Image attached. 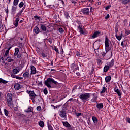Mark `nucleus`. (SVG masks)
I'll list each match as a JSON object with an SVG mask.
<instances>
[{
    "label": "nucleus",
    "mask_w": 130,
    "mask_h": 130,
    "mask_svg": "<svg viewBox=\"0 0 130 130\" xmlns=\"http://www.w3.org/2000/svg\"><path fill=\"white\" fill-rule=\"evenodd\" d=\"M77 88H78L77 85H75L74 86H73V89H72V92H74V91H75V90H76L77 89Z\"/></svg>",
    "instance_id": "53"
},
{
    "label": "nucleus",
    "mask_w": 130,
    "mask_h": 130,
    "mask_svg": "<svg viewBox=\"0 0 130 130\" xmlns=\"http://www.w3.org/2000/svg\"><path fill=\"white\" fill-rule=\"evenodd\" d=\"M11 12L13 15H15V14H16V12H17V7L12 6Z\"/></svg>",
    "instance_id": "25"
},
{
    "label": "nucleus",
    "mask_w": 130,
    "mask_h": 130,
    "mask_svg": "<svg viewBox=\"0 0 130 130\" xmlns=\"http://www.w3.org/2000/svg\"><path fill=\"white\" fill-rule=\"evenodd\" d=\"M26 93L27 94H29L30 98H35L37 95L35 94V92H34L33 91L31 90H27Z\"/></svg>",
    "instance_id": "9"
},
{
    "label": "nucleus",
    "mask_w": 130,
    "mask_h": 130,
    "mask_svg": "<svg viewBox=\"0 0 130 130\" xmlns=\"http://www.w3.org/2000/svg\"><path fill=\"white\" fill-rule=\"evenodd\" d=\"M16 56L17 58H21V57H22V53H19L18 54H17Z\"/></svg>",
    "instance_id": "48"
},
{
    "label": "nucleus",
    "mask_w": 130,
    "mask_h": 130,
    "mask_svg": "<svg viewBox=\"0 0 130 130\" xmlns=\"http://www.w3.org/2000/svg\"><path fill=\"white\" fill-rule=\"evenodd\" d=\"M62 124L66 127H71V125L68 122H62Z\"/></svg>",
    "instance_id": "30"
},
{
    "label": "nucleus",
    "mask_w": 130,
    "mask_h": 130,
    "mask_svg": "<svg viewBox=\"0 0 130 130\" xmlns=\"http://www.w3.org/2000/svg\"><path fill=\"white\" fill-rule=\"evenodd\" d=\"M77 23L78 26L77 27V29L79 30V33H80L81 35H83L84 34V29H83V24L81 23L80 21H77Z\"/></svg>",
    "instance_id": "6"
},
{
    "label": "nucleus",
    "mask_w": 130,
    "mask_h": 130,
    "mask_svg": "<svg viewBox=\"0 0 130 130\" xmlns=\"http://www.w3.org/2000/svg\"><path fill=\"white\" fill-rule=\"evenodd\" d=\"M110 68H111L112 67H113L114 66V60L112 59L110 62L109 63L108 65Z\"/></svg>",
    "instance_id": "28"
},
{
    "label": "nucleus",
    "mask_w": 130,
    "mask_h": 130,
    "mask_svg": "<svg viewBox=\"0 0 130 130\" xmlns=\"http://www.w3.org/2000/svg\"><path fill=\"white\" fill-rule=\"evenodd\" d=\"M29 73L28 72H26L24 73H23V77L25 79H27V78H29Z\"/></svg>",
    "instance_id": "27"
},
{
    "label": "nucleus",
    "mask_w": 130,
    "mask_h": 130,
    "mask_svg": "<svg viewBox=\"0 0 130 130\" xmlns=\"http://www.w3.org/2000/svg\"><path fill=\"white\" fill-rule=\"evenodd\" d=\"M24 5V2L22 1L19 4L18 6L19 8H23V7L25 6Z\"/></svg>",
    "instance_id": "37"
},
{
    "label": "nucleus",
    "mask_w": 130,
    "mask_h": 130,
    "mask_svg": "<svg viewBox=\"0 0 130 130\" xmlns=\"http://www.w3.org/2000/svg\"><path fill=\"white\" fill-rule=\"evenodd\" d=\"M33 32L35 34H38L39 33H42V31H40L39 27L38 26H35L33 29Z\"/></svg>",
    "instance_id": "11"
},
{
    "label": "nucleus",
    "mask_w": 130,
    "mask_h": 130,
    "mask_svg": "<svg viewBox=\"0 0 130 130\" xmlns=\"http://www.w3.org/2000/svg\"><path fill=\"white\" fill-rule=\"evenodd\" d=\"M18 44H19V45L20 46H22V47H23V43H19Z\"/></svg>",
    "instance_id": "64"
},
{
    "label": "nucleus",
    "mask_w": 130,
    "mask_h": 130,
    "mask_svg": "<svg viewBox=\"0 0 130 130\" xmlns=\"http://www.w3.org/2000/svg\"><path fill=\"white\" fill-rule=\"evenodd\" d=\"M19 21H20V18H17L14 22L13 25L15 26V27L18 26V24H19Z\"/></svg>",
    "instance_id": "22"
},
{
    "label": "nucleus",
    "mask_w": 130,
    "mask_h": 130,
    "mask_svg": "<svg viewBox=\"0 0 130 130\" xmlns=\"http://www.w3.org/2000/svg\"><path fill=\"white\" fill-rule=\"evenodd\" d=\"M90 12V9L89 8H83L80 11V13L83 14L84 16H88Z\"/></svg>",
    "instance_id": "7"
},
{
    "label": "nucleus",
    "mask_w": 130,
    "mask_h": 130,
    "mask_svg": "<svg viewBox=\"0 0 130 130\" xmlns=\"http://www.w3.org/2000/svg\"><path fill=\"white\" fill-rule=\"evenodd\" d=\"M44 84L45 86H46L48 88H52V86H51V85H58V82L57 81H55L54 79L52 78L49 77L46 80L44 81Z\"/></svg>",
    "instance_id": "2"
},
{
    "label": "nucleus",
    "mask_w": 130,
    "mask_h": 130,
    "mask_svg": "<svg viewBox=\"0 0 130 130\" xmlns=\"http://www.w3.org/2000/svg\"><path fill=\"white\" fill-rule=\"evenodd\" d=\"M30 99H31V100L34 103V102H35V98H31Z\"/></svg>",
    "instance_id": "62"
},
{
    "label": "nucleus",
    "mask_w": 130,
    "mask_h": 130,
    "mask_svg": "<svg viewBox=\"0 0 130 130\" xmlns=\"http://www.w3.org/2000/svg\"><path fill=\"white\" fill-rule=\"evenodd\" d=\"M58 31H59V33H60L61 34H62V33H63V32H64V30H63V29L62 28H59L58 29Z\"/></svg>",
    "instance_id": "44"
},
{
    "label": "nucleus",
    "mask_w": 130,
    "mask_h": 130,
    "mask_svg": "<svg viewBox=\"0 0 130 130\" xmlns=\"http://www.w3.org/2000/svg\"><path fill=\"white\" fill-rule=\"evenodd\" d=\"M111 8V5H108L105 7V10H109V8Z\"/></svg>",
    "instance_id": "51"
},
{
    "label": "nucleus",
    "mask_w": 130,
    "mask_h": 130,
    "mask_svg": "<svg viewBox=\"0 0 130 130\" xmlns=\"http://www.w3.org/2000/svg\"><path fill=\"white\" fill-rule=\"evenodd\" d=\"M16 79H17V80H23V78L17 76Z\"/></svg>",
    "instance_id": "55"
},
{
    "label": "nucleus",
    "mask_w": 130,
    "mask_h": 130,
    "mask_svg": "<svg viewBox=\"0 0 130 130\" xmlns=\"http://www.w3.org/2000/svg\"><path fill=\"white\" fill-rule=\"evenodd\" d=\"M4 114H9V111L7 109H4Z\"/></svg>",
    "instance_id": "50"
},
{
    "label": "nucleus",
    "mask_w": 130,
    "mask_h": 130,
    "mask_svg": "<svg viewBox=\"0 0 130 130\" xmlns=\"http://www.w3.org/2000/svg\"><path fill=\"white\" fill-rule=\"evenodd\" d=\"M100 33H101L100 31H96L92 35L91 39H95V38H97V37H98V36H99V35H100Z\"/></svg>",
    "instance_id": "12"
},
{
    "label": "nucleus",
    "mask_w": 130,
    "mask_h": 130,
    "mask_svg": "<svg viewBox=\"0 0 130 130\" xmlns=\"http://www.w3.org/2000/svg\"><path fill=\"white\" fill-rule=\"evenodd\" d=\"M97 96H94L91 100V102H96L97 103Z\"/></svg>",
    "instance_id": "35"
},
{
    "label": "nucleus",
    "mask_w": 130,
    "mask_h": 130,
    "mask_svg": "<svg viewBox=\"0 0 130 130\" xmlns=\"http://www.w3.org/2000/svg\"><path fill=\"white\" fill-rule=\"evenodd\" d=\"M41 55L43 58H45V57L47 56L46 54L43 52L41 53Z\"/></svg>",
    "instance_id": "47"
},
{
    "label": "nucleus",
    "mask_w": 130,
    "mask_h": 130,
    "mask_svg": "<svg viewBox=\"0 0 130 130\" xmlns=\"http://www.w3.org/2000/svg\"><path fill=\"white\" fill-rule=\"evenodd\" d=\"M43 93L45 95H47L48 94V91L47 90V88H45L43 90Z\"/></svg>",
    "instance_id": "45"
},
{
    "label": "nucleus",
    "mask_w": 130,
    "mask_h": 130,
    "mask_svg": "<svg viewBox=\"0 0 130 130\" xmlns=\"http://www.w3.org/2000/svg\"><path fill=\"white\" fill-rule=\"evenodd\" d=\"M130 1L129 0H123L122 1V4H124V5H126L129 3Z\"/></svg>",
    "instance_id": "42"
},
{
    "label": "nucleus",
    "mask_w": 130,
    "mask_h": 130,
    "mask_svg": "<svg viewBox=\"0 0 130 130\" xmlns=\"http://www.w3.org/2000/svg\"><path fill=\"white\" fill-rule=\"evenodd\" d=\"M60 116L66 119V114H60Z\"/></svg>",
    "instance_id": "56"
},
{
    "label": "nucleus",
    "mask_w": 130,
    "mask_h": 130,
    "mask_svg": "<svg viewBox=\"0 0 130 130\" xmlns=\"http://www.w3.org/2000/svg\"><path fill=\"white\" fill-rule=\"evenodd\" d=\"M94 11V8L92 7H91L90 8V12L93 13Z\"/></svg>",
    "instance_id": "52"
},
{
    "label": "nucleus",
    "mask_w": 130,
    "mask_h": 130,
    "mask_svg": "<svg viewBox=\"0 0 130 130\" xmlns=\"http://www.w3.org/2000/svg\"><path fill=\"white\" fill-rule=\"evenodd\" d=\"M54 50H55L56 53H58V54H59V51L58 48H57L56 46H54Z\"/></svg>",
    "instance_id": "40"
},
{
    "label": "nucleus",
    "mask_w": 130,
    "mask_h": 130,
    "mask_svg": "<svg viewBox=\"0 0 130 130\" xmlns=\"http://www.w3.org/2000/svg\"><path fill=\"white\" fill-rule=\"evenodd\" d=\"M7 104L8 106H13V94L11 93H8L6 96Z\"/></svg>",
    "instance_id": "4"
},
{
    "label": "nucleus",
    "mask_w": 130,
    "mask_h": 130,
    "mask_svg": "<svg viewBox=\"0 0 130 130\" xmlns=\"http://www.w3.org/2000/svg\"><path fill=\"white\" fill-rule=\"evenodd\" d=\"M71 3H72V4H77V2H76V1H74V0H72V1H71Z\"/></svg>",
    "instance_id": "63"
},
{
    "label": "nucleus",
    "mask_w": 130,
    "mask_h": 130,
    "mask_svg": "<svg viewBox=\"0 0 130 130\" xmlns=\"http://www.w3.org/2000/svg\"><path fill=\"white\" fill-rule=\"evenodd\" d=\"M69 113H71L72 114H82V113H76V110L75 109H74L73 107H72L70 108Z\"/></svg>",
    "instance_id": "15"
},
{
    "label": "nucleus",
    "mask_w": 130,
    "mask_h": 130,
    "mask_svg": "<svg viewBox=\"0 0 130 130\" xmlns=\"http://www.w3.org/2000/svg\"><path fill=\"white\" fill-rule=\"evenodd\" d=\"M107 90V88H106V87H105V84H104V86L103 87V89L100 92V93L101 94H104V93H105V92H106Z\"/></svg>",
    "instance_id": "29"
},
{
    "label": "nucleus",
    "mask_w": 130,
    "mask_h": 130,
    "mask_svg": "<svg viewBox=\"0 0 130 130\" xmlns=\"http://www.w3.org/2000/svg\"><path fill=\"white\" fill-rule=\"evenodd\" d=\"M76 67H77V66L75 64V63H72L71 66V70H73V71H77Z\"/></svg>",
    "instance_id": "31"
},
{
    "label": "nucleus",
    "mask_w": 130,
    "mask_h": 130,
    "mask_svg": "<svg viewBox=\"0 0 130 130\" xmlns=\"http://www.w3.org/2000/svg\"><path fill=\"white\" fill-rule=\"evenodd\" d=\"M110 16L109 15V14H107L106 16L105 19H109Z\"/></svg>",
    "instance_id": "60"
},
{
    "label": "nucleus",
    "mask_w": 130,
    "mask_h": 130,
    "mask_svg": "<svg viewBox=\"0 0 130 130\" xmlns=\"http://www.w3.org/2000/svg\"><path fill=\"white\" fill-rule=\"evenodd\" d=\"M78 96L82 102H86L88 101L89 100V98L91 97V93L84 92L79 94Z\"/></svg>",
    "instance_id": "3"
},
{
    "label": "nucleus",
    "mask_w": 130,
    "mask_h": 130,
    "mask_svg": "<svg viewBox=\"0 0 130 130\" xmlns=\"http://www.w3.org/2000/svg\"><path fill=\"white\" fill-rule=\"evenodd\" d=\"M14 89L17 90L21 89V85L19 83L15 84L14 85Z\"/></svg>",
    "instance_id": "20"
},
{
    "label": "nucleus",
    "mask_w": 130,
    "mask_h": 130,
    "mask_svg": "<svg viewBox=\"0 0 130 130\" xmlns=\"http://www.w3.org/2000/svg\"><path fill=\"white\" fill-rule=\"evenodd\" d=\"M115 37L118 40H119V41H120V40H121V39L122 38H121V37H120V36H118L117 34L115 35Z\"/></svg>",
    "instance_id": "39"
},
{
    "label": "nucleus",
    "mask_w": 130,
    "mask_h": 130,
    "mask_svg": "<svg viewBox=\"0 0 130 130\" xmlns=\"http://www.w3.org/2000/svg\"><path fill=\"white\" fill-rule=\"evenodd\" d=\"M19 52H20V49L19 48H15L14 56H17L19 54Z\"/></svg>",
    "instance_id": "19"
},
{
    "label": "nucleus",
    "mask_w": 130,
    "mask_h": 130,
    "mask_svg": "<svg viewBox=\"0 0 130 130\" xmlns=\"http://www.w3.org/2000/svg\"><path fill=\"white\" fill-rule=\"evenodd\" d=\"M39 125L41 127H44V122H43L42 121H40L39 123Z\"/></svg>",
    "instance_id": "34"
},
{
    "label": "nucleus",
    "mask_w": 130,
    "mask_h": 130,
    "mask_svg": "<svg viewBox=\"0 0 130 130\" xmlns=\"http://www.w3.org/2000/svg\"><path fill=\"white\" fill-rule=\"evenodd\" d=\"M105 47L106 52H102L101 55L103 57H104L110 50H111V47L109 46V39L106 37L105 41Z\"/></svg>",
    "instance_id": "1"
},
{
    "label": "nucleus",
    "mask_w": 130,
    "mask_h": 130,
    "mask_svg": "<svg viewBox=\"0 0 130 130\" xmlns=\"http://www.w3.org/2000/svg\"><path fill=\"white\" fill-rule=\"evenodd\" d=\"M115 34H117V33H118V28L115 27Z\"/></svg>",
    "instance_id": "54"
},
{
    "label": "nucleus",
    "mask_w": 130,
    "mask_h": 130,
    "mask_svg": "<svg viewBox=\"0 0 130 130\" xmlns=\"http://www.w3.org/2000/svg\"><path fill=\"white\" fill-rule=\"evenodd\" d=\"M25 112H26L27 113L29 112H33V108L30 106L28 107V109L25 110Z\"/></svg>",
    "instance_id": "23"
},
{
    "label": "nucleus",
    "mask_w": 130,
    "mask_h": 130,
    "mask_svg": "<svg viewBox=\"0 0 130 130\" xmlns=\"http://www.w3.org/2000/svg\"><path fill=\"white\" fill-rule=\"evenodd\" d=\"M110 69V67L108 65H105L103 69V72L104 73H107L108 70Z\"/></svg>",
    "instance_id": "18"
},
{
    "label": "nucleus",
    "mask_w": 130,
    "mask_h": 130,
    "mask_svg": "<svg viewBox=\"0 0 130 130\" xmlns=\"http://www.w3.org/2000/svg\"><path fill=\"white\" fill-rule=\"evenodd\" d=\"M11 78H14V79H17V75H15V74L11 73Z\"/></svg>",
    "instance_id": "43"
},
{
    "label": "nucleus",
    "mask_w": 130,
    "mask_h": 130,
    "mask_svg": "<svg viewBox=\"0 0 130 130\" xmlns=\"http://www.w3.org/2000/svg\"><path fill=\"white\" fill-rule=\"evenodd\" d=\"M67 111H68V103L66 102L61 107V110H59V113L61 114H66Z\"/></svg>",
    "instance_id": "5"
},
{
    "label": "nucleus",
    "mask_w": 130,
    "mask_h": 130,
    "mask_svg": "<svg viewBox=\"0 0 130 130\" xmlns=\"http://www.w3.org/2000/svg\"><path fill=\"white\" fill-rule=\"evenodd\" d=\"M70 101H75V99H74L73 98H70L67 101V102L68 103Z\"/></svg>",
    "instance_id": "57"
},
{
    "label": "nucleus",
    "mask_w": 130,
    "mask_h": 130,
    "mask_svg": "<svg viewBox=\"0 0 130 130\" xmlns=\"http://www.w3.org/2000/svg\"><path fill=\"white\" fill-rule=\"evenodd\" d=\"M92 118L94 123L96 124V123H97V121H98V119H97V118H96V117H92Z\"/></svg>",
    "instance_id": "36"
},
{
    "label": "nucleus",
    "mask_w": 130,
    "mask_h": 130,
    "mask_svg": "<svg viewBox=\"0 0 130 130\" xmlns=\"http://www.w3.org/2000/svg\"><path fill=\"white\" fill-rule=\"evenodd\" d=\"M125 34H126V35H129V34H130V30H126L125 31Z\"/></svg>",
    "instance_id": "59"
},
{
    "label": "nucleus",
    "mask_w": 130,
    "mask_h": 130,
    "mask_svg": "<svg viewBox=\"0 0 130 130\" xmlns=\"http://www.w3.org/2000/svg\"><path fill=\"white\" fill-rule=\"evenodd\" d=\"M34 18L35 21H38V22H39V21H40V20L41 19V17L38 16L37 15L34 16Z\"/></svg>",
    "instance_id": "32"
},
{
    "label": "nucleus",
    "mask_w": 130,
    "mask_h": 130,
    "mask_svg": "<svg viewBox=\"0 0 130 130\" xmlns=\"http://www.w3.org/2000/svg\"><path fill=\"white\" fill-rule=\"evenodd\" d=\"M112 57V51L106 54V59H110Z\"/></svg>",
    "instance_id": "14"
},
{
    "label": "nucleus",
    "mask_w": 130,
    "mask_h": 130,
    "mask_svg": "<svg viewBox=\"0 0 130 130\" xmlns=\"http://www.w3.org/2000/svg\"><path fill=\"white\" fill-rule=\"evenodd\" d=\"M37 110H38V111H40V110H41V107L40 106H38L37 107Z\"/></svg>",
    "instance_id": "58"
},
{
    "label": "nucleus",
    "mask_w": 130,
    "mask_h": 130,
    "mask_svg": "<svg viewBox=\"0 0 130 130\" xmlns=\"http://www.w3.org/2000/svg\"><path fill=\"white\" fill-rule=\"evenodd\" d=\"M9 81L0 78V84H8Z\"/></svg>",
    "instance_id": "26"
},
{
    "label": "nucleus",
    "mask_w": 130,
    "mask_h": 130,
    "mask_svg": "<svg viewBox=\"0 0 130 130\" xmlns=\"http://www.w3.org/2000/svg\"><path fill=\"white\" fill-rule=\"evenodd\" d=\"M18 4H19V0H14L13 1L14 6H18Z\"/></svg>",
    "instance_id": "38"
},
{
    "label": "nucleus",
    "mask_w": 130,
    "mask_h": 130,
    "mask_svg": "<svg viewBox=\"0 0 130 130\" xmlns=\"http://www.w3.org/2000/svg\"><path fill=\"white\" fill-rule=\"evenodd\" d=\"M12 48V47H10L6 51L4 55L3 56V58H5L6 57H7L8 54H9V52H10V49Z\"/></svg>",
    "instance_id": "17"
},
{
    "label": "nucleus",
    "mask_w": 130,
    "mask_h": 130,
    "mask_svg": "<svg viewBox=\"0 0 130 130\" xmlns=\"http://www.w3.org/2000/svg\"><path fill=\"white\" fill-rule=\"evenodd\" d=\"M40 26H41L40 29H41L42 33H43V34H45V32H46L47 31L46 29H47L46 28V26L43 24H41Z\"/></svg>",
    "instance_id": "10"
},
{
    "label": "nucleus",
    "mask_w": 130,
    "mask_h": 130,
    "mask_svg": "<svg viewBox=\"0 0 130 130\" xmlns=\"http://www.w3.org/2000/svg\"><path fill=\"white\" fill-rule=\"evenodd\" d=\"M96 107L98 109H102L103 108V103H97L96 104Z\"/></svg>",
    "instance_id": "21"
},
{
    "label": "nucleus",
    "mask_w": 130,
    "mask_h": 130,
    "mask_svg": "<svg viewBox=\"0 0 130 130\" xmlns=\"http://www.w3.org/2000/svg\"><path fill=\"white\" fill-rule=\"evenodd\" d=\"M25 9H26V5H24V6H23V7L22 8V9H21V10L20 11L21 14H22V13L23 12H24V10H25Z\"/></svg>",
    "instance_id": "49"
},
{
    "label": "nucleus",
    "mask_w": 130,
    "mask_h": 130,
    "mask_svg": "<svg viewBox=\"0 0 130 130\" xmlns=\"http://www.w3.org/2000/svg\"><path fill=\"white\" fill-rule=\"evenodd\" d=\"M126 121L128 123H130V118H127Z\"/></svg>",
    "instance_id": "61"
},
{
    "label": "nucleus",
    "mask_w": 130,
    "mask_h": 130,
    "mask_svg": "<svg viewBox=\"0 0 130 130\" xmlns=\"http://www.w3.org/2000/svg\"><path fill=\"white\" fill-rule=\"evenodd\" d=\"M60 54L61 56H62L63 57H64L65 55L63 54V49H62V48H61V49L60 50Z\"/></svg>",
    "instance_id": "46"
},
{
    "label": "nucleus",
    "mask_w": 130,
    "mask_h": 130,
    "mask_svg": "<svg viewBox=\"0 0 130 130\" xmlns=\"http://www.w3.org/2000/svg\"><path fill=\"white\" fill-rule=\"evenodd\" d=\"M97 63L98 66H101V64H102V60L100 59H98L97 60Z\"/></svg>",
    "instance_id": "41"
},
{
    "label": "nucleus",
    "mask_w": 130,
    "mask_h": 130,
    "mask_svg": "<svg viewBox=\"0 0 130 130\" xmlns=\"http://www.w3.org/2000/svg\"><path fill=\"white\" fill-rule=\"evenodd\" d=\"M1 59H2V60H7V61H8V62H12L13 61H14V59L11 58L10 57H5L4 58L3 57V56L1 57Z\"/></svg>",
    "instance_id": "16"
},
{
    "label": "nucleus",
    "mask_w": 130,
    "mask_h": 130,
    "mask_svg": "<svg viewBox=\"0 0 130 130\" xmlns=\"http://www.w3.org/2000/svg\"><path fill=\"white\" fill-rule=\"evenodd\" d=\"M111 81V76L108 75L105 77V82L106 83H109Z\"/></svg>",
    "instance_id": "24"
},
{
    "label": "nucleus",
    "mask_w": 130,
    "mask_h": 130,
    "mask_svg": "<svg viewBox=\"0 0 130 130\" xmlns=\"http://www.w3.org/2000/svg\"><path fill=\"white\" fill-rule=\"evenodd\" d=\"M30 71L31 75H35V74H36V68H35V67L33 66H31Z\"/></svg>",
    "instance_id": "13"
},
{
    "label": "nucleus",
    "mask_w": 130,
    "mask_h": 130,
    "mask_svg": "<svg viewBox=\"0 0 130 130\" xmlns=\"http://www.w3.org/2000/svg\"><path fill=\"white\" fill-rule=\"evenodd\" d=\"M13 74H18L19 72H20V70H18V69L15 68L12 70Z\"/></svg>",
    "instance_id": "33"
},
{
    "label": "nucleus",
    "mask_w": 130,
    "mask_h": 130,
    "mask_svg": "<svg viewBox=\"0 0 130 130\" xmlns=\"http://www.w3.org/2000/svg\"><path fill=\"white\" fill-rule=\"evenodd\" d=\"M114 91L117 93L118 95L119 96V99L120 100L121 99V95H122V92H121V90L118 89L117 87H115L114 88Z\"/></svg>",
    "instance_id": "8"
}]
</instances>
